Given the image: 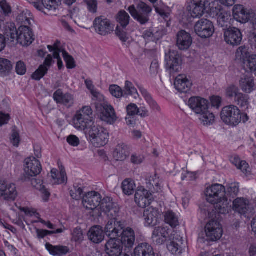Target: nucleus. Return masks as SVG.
I'll return each mask as SVG.
<instances>
[{"instance_id":"c03bdc74","label":"nucleus","mask_w":256,"mask_h":256,"mask_svg":"<svg viewBox=\"0 0 256 256\" xmlns=\"http://www.w3.org/2000/svg\"><path fill=\"white\" fill-rule=\"evenodd\" d=\"M12 66L10 60L0 58V76H8L12 70Z\"/></svg>"},{"instance_id":"4c0bfd02","label":"nucleus","mask_w":256,"mask_h":256,"mask_svg":"<svg viewBox=\"0 0 256 256\" xmlns=\"http://www.w3.org/2000/svg\"><path fill=\"white\" fill-rule=\"evenodd\" d=\"M138 88L146 102L148 104L151 110L154 112H160V106L153 99L152 96L150 94L148 90L142 86H139Z\"/></svg>"},{"instance_id":"13d9d810","label":"nucleus","mask_w":256,"mask_h":256,"mask_svg":"<svg viewBox=\"0 0 256 256\" xmlns=\"http://www.w3.org/2000/svg\"><path fill=\"white\" fill-rule=\"evenodd\" d=\"M110 94L116 98H120L124 96L121 88L117 85H112L109 88Z\"/></svg>"},{"instance_id":"338daca9","label":"nucleus","mask_w":256,"mask_h":256,"mask_svg":"<svg viewBox=\"0 0 256 256\" xmlns=\"http://www.w3.org/2000/svg\"><path fill=\"white\" fill-rule=\"evenodd\" d=\"M159 70V64L157 60H154L150 65V74L152 76H156Z\"/></svg>"},{"instance_id":"423d86ee","label":"nucleus","mask_w":256,"mask_h":256,"mask_svg":"<svg viewBox=\"0 0 256 256\" xmlns=\"http://www.w3.org/2000/svg\"><path fill=\"white\" fill-rule=\"evenodd\" d=\"M220 116L224 123L232 126H237L242 120L240 110L234 105L224 107L221 112Z\"/></svg>"},{"instance_id":"39448f33","label":"nucleus","mask_w":256,"mask_h":256,"mask_svg":"<svg viewBox=\"0 0 256 256\" xmlns=\"http://www.w3.org/2000/svg\"><path fill=\"white\" fill-rule=\"evenodd\" d=\"M93 112L90 106H84L77 111L73 118L74 126L78 130H86L93 122L91 118Z\"/></svg>"},{"instance_id":"bf43d9fd","label":"nucleus","mask_w":256,"mask_h":256,"mask_svg":"<svg viewBox=\"0 0 256 256\" xmlns=\"http://www.w3.org/2000/svg\"><path fill=\"white\" fill-rule=\"evenodd\" d=\"M11 8L6 0L0 2V13L5 16H9L11 13Z\"/></svg>"},{"instance_id":"2f4dec72","label":"nucleus","mask_w":256,"mask_h":256,"mask_svg":"<svg viewBox=\"0 0 256 256\" xmlns=\"http://www.w3.org/2000/svg\"><path fill=\"white\" fill-rule=\"evenodd\" d=\"M169 237L168 229L164 227L156 228L152 233V239L158 244H162L165 242Z\"/></svg>"},{"instance_id":"6e6d98bb","label":"nucleus","mask_w":256,"mask_h":256,"mask_svg":"<svg viewBox=\"0 0 256 256\" xmlns=\"http://www.w3.org/2000/svg\"><path fill=\"white\" fill-rule=\"evenodd\" d=\"M62 52L64 59L66 62L67 68L68 69H72L75 68L76 64L73 58L70 56L68 53L64 50H62Z\"/></svg>"},{"instance_id":"cd10ccee","label":"nucleus","mask_w":256,"mask_h":256,"mask_svg":"<svg viewBox=\"0 0 256 256\" xmlns=\"http://www.w3.org/2000/svg\"><path fill=\"white\" fill-rule=\"evenodd\" d=\"M176 88L180 92H187L192 86L190 80L184 74L178 76L174 83Z\"/></svg>"},{"instance_id":"412c9836","label":"nucleus","mask_w":256,"mask_h":256,"mask_svg":"<svg viewBox=\"0 0 256 256\" xmlns=\"http://www.w3.org/2000/svg\"><path fill=\"white\" fill-rule=\"evenodd\" d=\"M188 106L197 115L208 108V102L200 97H192L188 101Z\"/></svg>"},{"instance_id":"774afa93","label":"nucleus","mask_w":256,"mask_h":256,"mask_svg":"<svg viewBox=\"0 0 256 256\" xmlns=\"http://www.w3.org/2000/svg\"><path fill=\"white\" fill-rule=\"evenodd\" d=\"M67 142L72 146H78L80 143L79 138L74 135H70L67 138Z\"/></svg>"},{"instance_id":"1a4fd4ad","label":"nucleus","mask_w":256,"mask_h":256,"mask_svg":"<svg viewBox=\"0 0 256 256\" xmlns=\"http://www.w3.org/2000/svg\"><path fill=\"white\" fill-rule=\"evenodd\" d=\"M194 30L198 36L202 39H206L212 36L215 29L213 23L210 20L202 18L195 23Z\"/></svg>"},{"instance_id":"c756f323","label":"nucleus","mask_w":256,"mask_h":256,"mask_svg":"<svg viewBox=\"0 0 256 256\" xmlns=\"http://www.w3.org/2000/svg\"><path fill=\"white\" fill-rule=\"evenodd\" d=\"M204 10L209 14L211 18H214L220 12L222 6L219 4L218 0H205L204 2Z\"/></svg>"},{"instance_id":"49530a36","label":"nucleus","mask_w":256,"mask_h":256,"mask_svg":"<svg viewBox=\"0 0 256 256\" xmlns=\"http://www.w3.org/2000/svg\"><path fill=\"white\" fill-rule=\"evenodd\" d=\"M117 26L126 28L130 23V16L124 10H120L116 16Z\"/></svg>"},{"instance_id":"a18cd8bd","label":"nucleus","mask_w":256,"mask_h":256,"mask_svg":"<svg viewBox=\"0 0 256 256\" xmlns=\"http://www.w3.org/2000/svg\"><path fill=\"white\" fill-rule=\"evenodd\" d=\"M122 188L125 194L130 196L134 193L136 188V184L134 180L128 178L122 182Z\"/></svg>"},{"instance_id":"a211bd4d","label":"nucleus","mask_w":256,"mask_h":256,"mask_svg":"<svg viewBox=\"0 0 256 256\" xmlns=\"http://www.w3.org/2000/svg\"><path fill=\"white\" fill-rule=\"evenodd\" d=\"M242 36L239 29L236 28H230L225 30L224 39L228 44L232 46L239 45L242 40Z\"/></svg>"},{"instance_id":"58836bf2","label":"nucleus","mask_w":256,"mask_h":256,"mask_svg":"<svg viewBox=\"0 0 256 256\" xmlns=\"http://www.w3.org/2000/svg\"><path fill=\"white\" fill-rule=\"evenodd\" d=\"M46 248L50 254L54 256H61L66 254L69 252L67 246H54L50 243L46 244Z\"/></svg>"},{"instance_id":"9b49d317","label":"nucleus","mask_w":256,"mask_h":256,"mask_svg":"<svg viewBox=\"0 0 256 256\" xmlns=\"http://www.w3.org/2000/svg\"><path fill=\"white\" fill-rule=\"evenodd\" d=\"M100 209L111 220H116L120 213L119 206L109 197L104 198Z\"/></svg>"},{"instance_id":"ea45409f","label":"nucleus","mask_w":256,"mask_h":256,"mask_svg":"<svg viewBox=\"0 0 256 256\" xmlns=\"http://www.w3.org/2000/svg\"><path fill=\"white\" fill-rule=\"evenodd\" d=\"M17 20L22 24V26H30L34 22L33 16L30 11L24 10L17 17Z\"/></svg>"},{"instance_id":"7ed1b4c3","label":"nucleus","mask_w":256,"mask_h":256,"mask_svg":"<svg viewBox=\"0 0 256 256\" xmlns=\"http://www.w3.org/2000/svg\"><path fill=\"white\" fill-rule=\"evenodd\" d=\"M85 130L88 140L94 146L100 148L108 142L109 133L106 129L97 124L92 122Z\"/></svg>"},{"instance_id":"b1692460","label":"nucleus","mask_w":256,"mask_h":256,"mask_svg":"<svg viewBox=\"0 0 256 256\" xmlns=\"http://www.w3.org/2000/svg\"><path fill=\"white\" fill-rule=\"evenodd\" d=\"M122 247L117 238H110L106 244V252L110 256H119L122 254Z\"/></svg>"},{"instance_id":"c9c22d12","label":"nucleus","mask_w":256,"mask_h":256,"mask_svg":"<svg viewBox=\"0 0 256 256\" xmlns=\"http://www.w3.org/2000/svg\"><path fill=\"white\" fill-rule=\"evenodd\" d=\"M4 190L2 199L6 201H14L16 199L18 193L14 184L7 182Z\"/></svg>"},{"instance_id":"37998d69","label":"nucleus","mask_w":256,"mask_h":256,"mask_svg":"<svg viewBox=\"0 0 256 256\" xmlns=\"http://www.w3.org/2000/svg\"><path fill=\"white\" fill-rule=\"evenodd\" d=\"M218 14L214 18H217L218 25L222 28L227 26L230 18V14L224 10L222 8Z\"/></svg>"},{"instance_id":"680f3d73","label":"nucleus","mask_w":256,"mask_h":256,"mask_svg":"<svg viewBox=\"0 0 256 256\" xmlns=\"http://www.w3.org/2000/svg\"><path fill=\"white\" fill-rule=\"evenodd\" d=\"M90 93L92 96V100L98 102L96 104H100L104 102H106L104 100V96L96 90H95Z\"/></svg>"},{"instance_id":"052dcab7","label":"nucleus","mask_w":256,"mask_h":256,"mask_svg":"<svg viewBox=\"0 0 256 256\" xmlns=\"http://www.w3.org/2000/svg\"><path fill=\"white\" fill-rule=\"evenodd\" d=\"M228 192L232 197L237 196L239 192L238 184L234 182L230 184L228 188Z\"/></svg>"},{"instance_id":"79ce46f5","label":"nucleus","mask_w":256,"mask_h":256,"mask_svg":"<svg viewBox=\"0 0 256 256\" xmlns=\"http://www.w3.org/2000/svg\"><path fill=\"white\" fill-rule=\"evenodd\" d=\"M84 186L83 184L79 183H74L73 187L70 190V194L73 199L76 200H80L84 194Z\"/></svg>"},{"instance_id":"f257e3e1","label":"nucleus","mask_w":256,"mask_h":256,"mask_svg":"<svg viewBox=\"0 0 256 256\" xmlns=\"http://www.w3.org/2000/svg\"><path fill=\"white\" fill-rule=\"evenodd\" d=\"M207 202L216 204V212L221 214L228 212L230 202L225 196L226 188L221 184H215L208 186L205 190Z\"/></svg>"},{"instance_id":"0eeeda50","label":"nucleus","mask_w":256,"mask_h":256,"mask_svg":"<svg viewBox=\"0 0 256 256\" xmlns=\"http://www.w3.org/2000/svg\"><path fill=\"white\" fill-rule=\"evenodd\" d=\"M226 98L234 100V102L241 108H248L249 104V96L240 92L239 88L236 85L230 84L225 90Z\"/></svg>"},{"instance_id":"09e8293b","label":"nucleus","mask_w":256,"mask_h":256,"mask_svg":"<svg viewBox=\"0 0 256 256\" xmlns=\"http://www.w3.org/2000/svg\"><path fill=\"white\" fill-rule=\"evenodd\" d=\"M250 54L248 48L246 46L239 47L236 52V58L237 60L244 62Z\"/></svg>"},{"instance_id":"864d4df0","label":"nucleus","mask_w":256,"mask_h":256,"mask_svg":"<svg viewBox=\"0 0 256 256\" xmlns=\"http://www.w3.org/2000/svg\"><path fill=\"white\" fill-rule=\"evenodd\" d=\"M126 28L117 26L116 30V34L119 38L123 42H126L128 39V36L126 31Z\"/></svg>"},{"instance_id":"f704fd0d","label":"nucleus","mask_w":256,"mask_h":256,"mask_svg":"<svg viewBox=\"0 0 256 256\" xmlns=\"http://www.w3.org/2000/svg\"><path fill=\"white\" fill-rule=\"evenodd\" d=\"M135 256H155L152 246L148 243L139 244L134 250Z\"/></svg>"},{"instance_id":"2eb2a0df","label":"nucleus","mask_w":256,"mask_h":256,"mask_svg":"<svg viewBox=\"0 0 256 256\" xmlns=\"http://www.w3.org/2000/svg\"><path fill=\"white\" fill-rule=\"evenodd\" d=\"M165 60L166 68L171 74L178 72L181 68L182 59L177 51L170 50L166 54Z\"/></svg>"},{"instance_id":"7c9ffc66","label":"nucleus","mask_w":256,"mask_h":256,"mask_svg":"<svg viewBox=\"0 0 256 256\" xmlns=\"http://www.w3.org/2000/svg\"><path fill=\"white\" fill-rule=\"evenodd\" d=\"M249 201L244 198H238L233 202V210L240 214H245L249 210Z\"/></svg>"},{"instance_id":"e433bc0d","label":"nucleus","mask_w":256,"mask_h":256,"mask_svg":"<svg viewBox=\"0 0 256 256\" xmlns=\"http://www.w3.org/2000/svg\"><path fill=\"white\" fill-rule=\"evenodd\" d=\"M189 12L191 16L194 18L202 16L204 12V2L201 0H194L190 6Z\"/></svg>"},{"instance_id":"393cba45","label":"nucleus","mask_w":256,"mask_h":256,"mask_svg":"<svg viewBox=\"0 0 256 256\" xmlns=\"http://www.w3.org/2000/svg\"><path fill=\"white\" fill-rule=\"evenodd\" d=\"M135 239L134 230L132 228L128 227L123 230L121 234L120 242L122 246L130 248L133 246Z\"/></svg>"},{"instance_id":"603ef678","label":"nucleus","mask_w":256,"mask_h":256,"mask_svg":"<svg viewBox=\"0 0 256 256\" xmlns=\"http://www.w3.org/2000/svg\"><path fill=\"white\" fill-rule=\"evenodd\" d=\"M244 66L250 69L251 71L256 70V54H251L246 59L244 62Z\"/></svg>"},{"instance_id":"0e129e2a","label":"nucleus","mask_w":256,"mask_h":256,"mask_svg":"<svg viewBox=\"0 0 256 256\" xmlns=\"http://www.w3.org/2000/svg\"><path fill=\"white\" fill-rule=\"evenodd\" d=\"M128 114L130 116H134L138 113V108L134 104H130L126 107Z\"/></svg>"},{"instance_id":"a19ab883","label":"nucleus","mask_w":256,"mask_h":256,"mask_svg":"<svg viewBox=\"0 0 256 256\" xmlns=\"http://www.w3.org/2000/svg\"><path fill=\"white\" fill-rule=\"evenodd\" d=\"M198 116L200 120L204 126L212 124L215 121L214 115L208 110V108H206V110L203 111Z\"/></svg>"},{"instance_id":"e2e57ef3","label":"nucleus","mask_w":256,"mask_h":256,"mask_svg":"<svg viewBox=\"0 0 256 256\" xmlns=\"http://www.w3.org/2000/svg\"><path fill=\"white\" fill-rule=\"evenodd\" d=\"M84 2L86 4L90 12L94 13L97 10V1L96 0H85Z\"/></svg>"},{"instance_id":"c85d7f7f","label":"nucleus","mask_w":256,"mask_h":256,"mask_svg":"<svg viewBox=\"0 0 256 256\" xmlns=\"http://www.w3.org/2000/svg\"><path fill=\"white\" fill-rule=\"evenodd\" d=\"M130 154V147L124 143H120L116 146L114 152V157L116 160L124 161Z\"/></svg>"},{"instance_id":"a878e982","label":"nucleus","mask_w":256,"mask_h":256,"mask_svg":"<svg viewBox=\"0 0 256 256\" xmlns=\"http://www.w3.org/2000/svg\"><path fill=\"white\" fill-rule=\"evenodd\" d=\"M239 86L246 94H250L256 90L254 78L250 74L244 75L240 78Z\"/></svg>"},{"instance_id":"4be33fe9","label":"nucleus","mask_w":256,"mask_h":256,"mask_svg":"<svg viewBox=\"0 0 256 256\" xmlns=\"http://www.w3.org/2000/svg\"><path fill=\"white\" fill-rule=\"evenodd\" d=\"M192 43L191 34L184 30L178 32L176 34V46L180 50H188Z\"/></svg>"},{"instance_id":"bb28decb","label":"nucleus","mask_w":256,"mask_h":256,"mask_svg":"<svg viewBox=\"0 0 256 256\" xmlns=\"http://www.w3.org/2000/svg\"><path fill=\"white\" fill-rule=\"evenodd\" d=\"M122 229V226L120 222L110 220L106 226L105 232L110 238H116Z\"/></svg>"},{"instance_id":"4468645a","label":"nucleus","mask_w":256,"mask_h":256,"mask_svg":"<svg viewBox=\"0 0 256 256\" xmlns=\"http://www.w3.org/2000/svg\"><path fill=\"white\" fill-rule=\"evenodd\" d=\"M61 4V0H42V4L38 2H32V4L38 10L44 14H52Z\"/></svg>"},{"instance_id":"5fc2aeb1","label":"nucleus","mask_w":256,"mask_h":256,"mask_svg":"<svg viewBox=\"0 0 256 256\" xmlns=\"http://www.w3.org/2000/svg\"><path fill=\"white\" fill-rule=\"evenodd\" d=\"M182 242L179 240V243L174 240L172 241L168 246V250L173 254H180L181 252V244Z\"/></svg>"},{"instance_id":"4d7b16f0","label":"nucleus","mask_w":256,"mask_h":256,"mask_svg":"<svg viewBox=\"0 0 256 256\" xmlns=\"http://www.w3.org/2000/svg\"><path fill=\"white\" fill-rule=\"evenodd\" d=\"M83 240L84 234L81 228H74L72 233V240L77 242H81Z\"/></svg>"},{"instance_id":"6e6552de","label":"nucleus","mask_w":256,"mask_h":256,"mask_svg":"<svg viewBox=\"0 0 256 256\" xmlns=\"http://www.w3.org/2000/svg\"><path fill=\"white\" fill-rule=\"evenodd\" d=\"M96 112L102 121L112 124L117 120V117L113 107L108 102L96 104Z\"/></svg>"},{"instance_id":"9d476101","label":"nucleus","mask_w":256,"mask_h":256,"mask_svg":"<svg viewBox=\"0 0 256 256\" xmlns=\"http://www.w3.org/2000/svg\"><path fill=\"white\" fill-rule=\"evenodd\" d=\"M233 16L234 20L241 23L250 21L256 25V13L250 12L242 5H235L233 8Z\"/></svg>"},{"instance_id":"de8ad7c7","label":"nucleus","mask_w":256,"mask_h":256,"mask_svg":"<svg viewBox=\"0 0 256 256\" xmlns=\"http://www.w3.org/2000/svg\"><path fill=\"white\" fill-rule=\"evenodd\" d=\"M164 220L172 227H176L178 225V219L176 214L172 211L168 210L164 214Z\"/></svg>"},{"instance_id":"f03ea898","label":"nucleus","mask_w":256,"mask_h":256,"mask_svg":"<svg viewBox=\"0 0 256 256\" xmlns=\"http://www.w3.org/2000/svg\"><path fill=\"white\" fill-rule=\"evenodd\" d=\"M4 36L13 42L16 40L22 46H28L34 40V34L30 26H21L17 30L14 23H8L4 29Z\"/></svg>"},{"instance_id":"3c124183","label":"nucleus","mask_w":256,"mask_h":256,"mask_svg":"<svg viewBox=\"0 0 256 256\" xmlns=\"http://www.w3.org/2000/svg\"><path fill=\"white\" fill-rule=\"evenodd\" d=\"M48 71V68L44 66L40 65L38 68L32 74L31 78L34 80H40L47 74Z\"/></svg>"},{"instance_id":"f3484780","label":"nucleus","mask_w":256,"mask_h":256,"mask_svg":"<svg viewBox=\"0 0 256 256\" xmlns=\"http://www.w3.org/2000/svg\"><path fill=\"white\" fill-rule=\"evenodd\" d=\"M42 170L40 162L32 156L24 160V170L27 176H34L39 174Z\"/></svg>"},{"instance_id":"aec40b11","label":"nucleus","mask_w":256,"mask_h":256,"mask_svg":"<svg viewBox=\"0 0 256 256\" xmlns=\"http://www.w3.org/2000/svg\"><path fill=\"white\" fill-rule=\"evenodd\" d=\"M134 199L138 206L144 208L150 204L152 199V194L144 188L138 187Z\"/></svg>"},{"instance_id":"f8f14e48","label":"nucleus","mask_w":256,"mask_h":256,"mask_svg":"<svg viewBox=\"0 0 256 256\" xmlns=\"http://www.w3.org/2000/svg\"><path fill=\"white\" fill-rule=\"evenodd\" d=\"M205 232L208 240L216 241L222 237L223 230L219 222L211 220L206 226Z\"/></svg>"},{"instance_id":"5701e85b","label":"nucleus","mask_w":256,"mask_h":256,"mask_svg":"<svg viewBox=\"0 0 256 256\" xmlns=\"http://www.w3.org/2000/svg\"><path fill=\"white\" fill-rule=\"evenodd\" d=\"M160 212L152 206L146 209L144 212L145 224L147 226H156L160 218Z\"/></svg>"},{"instance_id":"dca6fc26","label":"nucleus","mask_w":256,"mask_h":256,"mask_svg":"<svg viewBox=\"0 0 256 256\" xmlns=\"http://www.w3.org/2000/svg\"><path fill=\"white\" fill-rule=\"evenodd\" d=\"M94 26L98 34L104 36L110 34L114 29V26L110 20L102 16L95 18Z\"/></svg>"},{"instance_id":"69168bd1","label":"nucleus","mask_w":256,"mask_h":256,"mask_svg":"<svg viewBox=\"0 0 256 256\" xmlns=\"http://www.w3.org/2000/svg\"><path fill=\"white\" fill-rule=\"evenodd\" d=\"M16 70L18 74L24 75L25 74L26 68L24 63L22 61L18 62L16 64Z\"/></svg>"},{"instance_id":"473e14b6","label":"nucleus","mask_w":256,"mask_h":256,"mask_svg":"<svg viewBox=\"0 0 256 256\" xmlns=\"http://www.w3.org/2000/svg\"><path fill=\"white\" fill-rule=\"evenodd\" d=\"M50 182L52 184H60L64 183L67 181V177L65 170L62 168L60 172L53 168L51 170Z\"/></svg>"},{"instance_id":"8fccbe9b","label":"nucleus","mask_w":256,"mask_h":256,"mask_svg":"<svg viewBox=\"0 0 256 256\" xmlns=\"http://www.w3.org/2000/svg\"><path fill=\"white\" fill-rule=\"evenodd\" d=\"M124 91V94L130 95L135 99L139 98V94L136 89L135 88L133 84L129 81L126 82Z\"/></svg>"},{"instance_id":"ddd939ff","label":"nucleus","mask_w":256,"mask_h":256,"mask_svg":"<svg viewBox=\"0 0 256 256\" xmlns=\"http://www.w3.org/2000/svg\"><path fill=\"white\" fill-rule=\"evenodd\" d=\"M102 202L101 194L95 191L86 192L82 198L84 206L90 210H94L98 206H100Z\"/></svg>"},{"instance_id":"72a5a7b5","label":"nucleus","mask_w":256,"mask_h":256,"mask_svg":"<svg viewBox=\"0 0 256 256\" xmlns=\"http://www.w3.org/2000/svg\"><path fill=\"white\" fill-rule=\"evenodd\" d=\"M89 239L94 243L101 242L104 239V231L100 226H95L92 228L88 232Z\"/></svg>"},{"instance_id":"20e7f679","label":"nucleus","mask_w":256,"mask_h":256,"mask_svg":"<svg viewBox=\"0 0 256 256\" xmlns=\"http://www.w3.org/2000/svg\"><path fill=\"white\" fill-rule=\"evenodd\" d=\"M128 10L134 20L144 25L150 20V16L152 9L146 2L140 1L136 6L134 4L130 6Z\"/></svg>"},{"instance_id":"6ab92c4d","label":"nucleus","mask_w":256,"mask_h":256,"mask_svg":"<svg viewBox=\"0 0 256 256\" xmlns=\"http://www.w3.org/2000/svg\"><path fill=\"white\" fill-rule=\"evenodd\" d=\"M53 98L57 104L64 105L68 108L72 106L75 102L74 95L68 92L64 93L60 89L54 92Z\"/></svg>"}]
</instances>
